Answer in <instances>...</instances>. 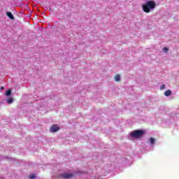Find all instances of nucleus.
Wrapping results in <instances>:
<instances>
[{
    "instance_id": "7",
    "label": "nucleus",
    "mask_w": 179,
    "mask_h": 179,
    "mask_svg": "<svg viewBox=\"0 0 179 179\" xmlns=\"http://www.w3.org/2000/svg\"><path fill=\"white\" fill-rule=\"evenodd\" d=\"M120 80H121V76H120V74H117L116 76H115V82H120Z\"/></svg>"
},
{
    "instance_id": "10",
    "label": "nucleus",
    "mask_w": 179,
    "mask_h": 179,
    "mask_svg": "<svg viewBox=\"0 0 179 179\" xmlns=\"http://www.w3.org/2000/svg\"><path fill=\"white\" fill-rule=\"evenodd\" d=\"M155 141L156 140L155 138H150V142L151 145H155Z\"/></svg>"
},
{
    "instance_id": "9",
    "label": "nucleus",
    "mask_w": 179,
    "mask_h": 179,
    "mask_svg": "<svg viewBox=\"0 0 179 179\" xmlns=\"http://www.w3.org/2000/svg\"><path fill=\"white\" fill-rule=\"evenodd\" d=\"M7 103L8 104H12V103H13V98H9L8 100H7Z\"/></svg>"
},
{
    "instance_id": "1",
    "label": "nucleus",
    "mask_w": 179,
    "mask_h": 179,
    "mask_svg": "<svg viewBox=\"0 0 179 179\" xmlns=\"http://www.w3.org/2000/svg\"><path fill=\"white\" fill-rule=\"evenodd\" d=\"M156 8V2L155 1H147V2L142 5L143 12L145 13H150V10H153Z\"/></svg>"
},
{
    "instance_id": "5",
    "label": "nucleus",
    "mask_w": 179,
    "mask_h": 179,
    "mask_svg": "<svg viewBox=\"0 0 179 179\" xmlns=\"http://www.w3.org/2000/svg\"><path fill=\"white\" fill-rule=\"evenodd\" d=\"M6 15L8 16V17H9V19H11V20H15V17H13V14H12V13L7 12Z\"/></svg>"
},
{
    "instance_id": "6",
    "label": "nucleus",
    "mask_w": 179,
    "mask_h": 179,
    "mask_svg": "<svg viewBox=\"0 0 179 179\" xmlns=\"http://www.w3.org/2000/svg\"><path fill=\"white\" fill-rule=\"evenodd\" d=\"M165 96H166V97H169V96H171V90H168L164 92Z\"/></svg>"
},
{
    "instance_id": "11",
    "label": "nucleus",
    "mask_w": 179,
    "mask_h": 179,
    "mask_svg": "<svg viewBox=\"0 0 179 179\" xmlns=\"http://www.w3.org/2000/svg\"><path fill=\"white\" fill-rule=\"evenodd\" d=\"M164 89H166V85H162L160 87V90H164Z\"/></svg>"
},
{
    "instance_id": "4",
    "label": "nucleus",
    "mask_w": 179,
    "mask_h": 179,
    "mask_svg": "<svg viewBox=\"0 0 179 179\" xmlns=\"http://www.w3.org/2000/svg\"><path fill=\"white\" fill-rule=\"evenodd\" d=\"M50 129V132H57V131H59V127L57 124H52Z\"/></svg>"
},
{
    "instance_id": "8",
    "label": "nucleus",
    "mask_w": 179,
    "mask_h": 179,
    "mask_svg": "<svg viewBox=\"0 0 179 179\" xmlns=\"http://www.w3.org/2000/svg\"><path fill=\"white\" fill-rule=\"evenodd\" d=\"M10 94H12V90H8L6 91V96L7 97H9V96H10Z\"/></svg>"
},
{
    "instance_id": "14",
    "label": "nucleus",
    "mask_w": 179,
    "mask_h": 179,
    "mask_svg": "<svg viewBox=\"0 0 179 179\" xmlns=\"http://www.w3.org/2000/svg\"><path fill=\"white\" fill-rule=\"evenodd\" d=\"M1 90H3L4 87H1Z\"/></svg>"
},
{
    "instance_id": "3",
    "label": "nucleus",
    "mask_w": 179,
    "mask_h": 179,
    "mask_svg": "<svg viewBox=\"0 0 179 179\" xmlns=\"http://www.w3.org/2000/svg\"><path fill=\"white\" fill-rule=\"evenodd\" d=\"M61 177H62V178H64V179L72 178V177H73V173H62L61 175Z\"/></svg>"
},
{
    "instance_id": "12",
    "label": "nucleus",
    "mask_w": 179,
    "mask_h": 179,
    "mask_svg": "<svg viewBox=\"0 0 179 179\" xmlns=\"http://www.w3.org/2000/svg\"><path fill=\"white\" fill-rule=\"evenodd\" d=\"M34 178H36V176L34 175H31L29 176V179H34Z\"/></svg>"
},
{
    "instance_id": "13",
    "label": "nucleus",
    "mask_w": 179,
    "mask_h": 179,
    "mask_svg": "<svg viewBox=\"0 0 179 179\" xmlns=\"http://www.w3.org/2000/svg\"><path fill=\"white\" fill-rule=\"evenodd\" d=\"M164 52H169V48H164Z\"/></svg>"
},
{
    "instance_id": "2",
    "label": "nucleus",
    "mask_w": 179,
    "mask_h": 179,
    "mask_svg": "<svg viewBox=\"0 0 179 179\" xmlns=\"http://www.w3.org/2000/svg\"><path fill=\"white\" fill-rule=\"evenodd\" d=\"M143 134H145V130H135L130 134V136L131 138H141V136H143Z\"/></svg>"
}]
</instances>
